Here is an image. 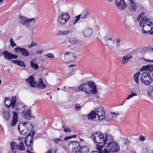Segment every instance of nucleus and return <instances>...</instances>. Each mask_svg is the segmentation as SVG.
Masks as SVG:
<instances>
[{"mask_svg":"<svg viewBox=\"0 0 153 153\" xmlns=\"http://www.w3.org/2000/svg\"><path fill=\"white\" fill-rule=\"evenodd\" d=\"M145 13L143 12L138 16L137 21H139L142 17L139 23L140 26L142 27V32L143 33H149L153 28V24L149 21V19L146 16H144Z\"/></svg>","mask_w":153,"mask_h":153,"instance_id":"nucleus-1","label":"nucleus"},{"mask_svg":"<svg viewBox=\"0 0 153 153\" xmlns=\"http://www.w3.org/2000/svg\"><path fill=\"white\" fill-rule=\"evenodd\" d=\"M77 88L80 91H83L88 94L91 93L96 94L97 92L94 82L91 81L81 84L78 86Z\"/></svg>","mask_w":153,"mask_h":153,"instance_id":"nucleus-2","label":"nucleus"},{"mask_svg":"<svg viewBox=\"0 0 153 153\" xmlns=\"http://www.w3.org/2000/svg\"><path fill=\"white\" fill-rule=\"evenodd\" d=\"M35 133L34 130L31 131L26 136L25 138V142L27 149L31 151L33 149V137Z\"/></svg>","mask_w":153,"mask_h":153,"instance_id":"nucleus-3","label":"nucleus"},{"mask_svg":"<svg viewBox=\"0 0 153 153\" xmlns=\"http://www.w3.org/2000/svg\"><path fill=\"white\" fill-rule=\"evenodd\" d=\"M26 82H29L31 87H37L39 89L45 88L47 86L46 85L44 84V83L37 84V82L34 80L33 77L32 75L30 76L27 79H26Z\"/></svg>","mask_w":153,"mask_h":153,"instance_id":"nucleus-4","label":"nucleus"},{"mask_svg":"<svg viewBox=\"0 0 153 153\" xmlns=\"http://www.w3.org/2000/svg\"><path fill=\"white\" fill-rule=\"evenodd\" d=\"M94 143L99 144L103 143L104 141V135L101 133L97 132L93 134L91 137Z\"/></svg>","mask_w":153,"mask_h":153,"instance_id":"nucleus-5","label":"nucleus"},{"mask_svg":"<svg viewBox=\"0 0 153 153\" xmlns=\"http://www.w3.org/2000/svg\"><path fill=\"white\" fill-rule=\"evenodd\" d=\"M150 75L149 73L144 72L140 77V81L146 85H149L152 82V78Z\"/></svg>","mask_w":153,"mask_h":153,"instance_id":"nucleus-6","label":"nucleus"},{"mask_svg":"<svg viewBox=\"0 0 153 153\" xmlns=\"http://www.w3.org/2000/svg\"><path fill=\"white\" fill-rule=\"evenodd\" d=\"M106 146L107 149H109L111 152H118L120 151L119 144L114 141L108 143Z\"/></svg>","mask_w":153,"mask_h":153,"instance_id":"nucleus-7","label":"nucleus"},{"mask_svg":"<svg viewBox=\"0 0 153 153\" xmlns=\"http://www.w3.org/2000/svg\"><path fill=\"white\" fill-rule=\"evenodd\" d=\"M129 0H115V4L117 8L120 10H125L128 6Z\"/></svg>","mask_w":153,"mask_h":153,"instance_id":"nucleus-8","label":"nucleus"},{"mask_svg":"<svg viewBox=\"0 0 153 153\" xmlns=\"http://www.w3.org/2000/svg\"><path fill=\"white\" fill-rule=\"evenodd\" d=\"M71 147L72 151L76 153H80L81 146L79 143L76 141H72L70 142L69 144Z\"/></svg>","mask_w":153,"mask_h":153,"instance_id":"nucleus-9","label":"nucleus"},{"mask_svg":"<svg viewBox=\"0 0 153 153\" xmlns=\"http://www.w3.org/2000/svg\"><path fill=\"white\" fill-rule=\"evenodd\" d=\"M70 17V16L68 13H63L59 16L58 21L60 24L63 25L65 24Z\"/></svg>","mask_w":153,"mask_h":153,"instance_id":"nucleus-10","label":"nucleus"},{"mask_svg":"<svg viewBox=\"0 0 153 153\" xmlns=\"http://www.w3.org/2000/svg\"><path fill=\"white\" fill-rule=\"evenodd\" d=\"M96 115H97L99 120H102L105 117V113L104 108L102 106L98 107L95 109Z\"/></svg>","mask_w":153,"mask_h":153,"instance_id":"nucleus-11","label":"nucleus"},{"mask_svg":"<svg viewBox=\"0 0 153 153\" xmlns=\"http://www.w3.org/2000/svg\"><path fill=\"white\" fill-rule=\"evenodd\" d=\"M20 127L21 128H23L25 127L27 128V130H30L33 127V125L30 122H24L22 123H20L18 125V129L19 131H23V130L21 131Z\"/></svg>","mask_w":153,"mask_h":153,"instance_id":"nucleus-12","label":"nucleus"},{"mask_svg":"<svg viewBox=\"0 0 153 153\" xmlns=\"http://www.w3.org/2000/svg\"><path fill=\"white\" fill-rule=\"evenodd\" d=\"M16 53H21L24 56L27 57L30 54L29 51L24 48L17 47L14 49Z\"/></svg>","mask_w":153,"mask_h":153,"instance_id":"nucleus-13","label":"nucleus"},{"mask_svg":"<svg viewBox=\"0 0 153 153\" xmlns=\"http://www.w3.org/2000/svg\"><path fill=\"white\" fill-rule=\"evenodd\" d=\"M3 55L4 58L8 60H10L13 59H16L18 57L17 55L10 53L7 51H5L3 52Z\"/></svg>","mask_w":153,"mask_h":153,"instance_id":"nucleus-14","label":"nucleus"},{"mask_svg":"<svg viewBox=\"0 0 153 153\" xmlns=\"http://www.w3.org/2000/svg\"><path fill=\"white\" fill-rule=\"evenodd\" d=\"M106 42V45L110 49H112L114 48V40L111 37H109L106 36L104 38Z\"/></svg>","mask_w":153,"mask_h":153,"instance_id":"nucleus-15","label":"nucleus"},{"mask_svg":"<svg viewBox=\"0 0 153 153\" xmlns=\"http://www.w3.org/2000/svg\"><path fill=\"white\" fill-rule=\"evenodd\" d=\"M20 22H21V23L25 25L27 27L29 26L30 23L31 21L34 22L35 19L34 18H31L29 19L28 18L23 16H20Z\"/></svg>","mask_w":153,"mask_h":153,"instance_id":"nucleus-16","label":"nucleus"},{"mask_svg":"<svg viewBox=\"0 0 153 153\" xmlns=\"http://www.w3.org/2000/svg\"><path fill=\"white\" fill-rule=\"evenodd\" d=\"M26 106L24 104L21 102H17L16 106V110L19 113H22V112L26 110Z\"/></svg>","mask_w":153,"mask_h":153,"instance_id":"nucleus-17","label":"nucleus"},{"mask_svg":"<svg viewBox=\"0 0 153 153\" xmlns=\"http://www.w3.org/2000/svg\"><path fill=\"white\" fill-rule=\"evenodd\" d=\"M90 14V11L89 10L87 9L84 10L82 13L79 15L81 19H85L89 18Z\"/></svg>","mask_w":153,"mask_h":153,"instance_id":"nucleus-18","label":"nucleus"},{"mask_svg":"<svg viewBox=\"0 0 153 153\" xmlns=\"http://www.w3.org/2000/svg\"><path fill=\"white\" fill-rule=\"evenodd\" d=\"M20 140L19 143L17 145V149L19 150H26V147L24 146L23 143V138H19Z\"/></svg>","mask_w":153,"mask_h":153,"instance_id":"nucleus-19","label":"nucleus"},{"mask_svg":"<svg viewBox=\"0 0 153 153\" xmlns=\"http://www.w3.org/2000/svg\"><path fill=\"white\" fill-rule=\"evenodd\" d=\"M31 111L30 109L27 110V111H24L22 113L23 117L27 120H29L31 118Z\"/></svg>","mask_w":153,"mask_h":153,"instance_id":"nucleus-20","label":"nucleus"},{"mask_svg":"<svg viewBox=\"0 0 153 153\" xmlns=\"http://www.w3.org/2000/svg\"><path fill=\"white\" fill-rule=\"evenodd\" d=\"M129 9L131 11H135L137 8L135 3L133 0H129V3L128 4Z\"/></svg>","mask_w":153,"mask_h":153,"instance_id":"nucleus-21","label":"nucleus"},{"mask_svg":"<svg viewBox=\"0 0 153 153\" xmlns=\"http://www.w3.org/2000/svg\"><path fill=\"white\" fill-rule=\"evenodd\" d=\"M113 140V138L112 136L109 134H107L105 136L104 141L103 143V144L104 146L106 144L107 145H108V143L110 142H114Z\"/></svg>","mask_w":153,"mask_h":153,"instance_id":"nucleus-22","label":"nucleus"},{"mask_svg":"<svg viewBox=\"0 0 153 153\" xmlns=\"http://www.w3.org/2000/svg\"><path fill=\"white\" fill-rule=\"evenodd\" d=\"M83 33L85 36L89 37L92 34L93 30L90 28H86L83 30Z\"/></svg>","mask_w":153,"mask_h":153,"instance_id":"nucleus-23","label":"nucleus"},{"mask_svg":"<svg viewBox=\"0 0 153 153\" xmlns=\"http://www.w3.org/2000/svg\"><path fill=\"white\" fill-rule=\"evenodd\" d=\"M153 65H146L142 67L140 69L141 71L144 70H148L149 71H151L153 70Z\"/></svg>","mask_w":153,"mask_h":153,"instance_id":"nucleus-24","label":"nucleus"},{"mask_svg":"<svg viewBox=\"0 0 153 153\" xmlns=\"http://www.w3.org/2000/svg\"><path fill=\"white\" fill-rule=\"evenodd\" d=\"M153 52V48L150 47H145L143 48L142 51V53L143 54L146 53H151Z\"/></svg>","mask_w":153,"mask_h":153,"instance_id":"nucleus-25","label":"nucleus"},{"mask_svg":"<svg viewBox=\"0 0 153 153\" xmlns=\"http://www.w3.org/2000/svg\"><path fill=\"white\" fill-rule=\"evenodd\" d=\"M11 62L21 67H25V65L23 61H21L18 60H13L11 61Z\"/></svg>","mask_w":153,"mask_h":153,"instance_id":"nucleus-26","label":"nucleus"},{"mask_svg":"<svg viewBox=\"0 0 153 153\" xmlns=\"http://www.w3.org/2000/svg\"><path fill=\"white\" fill-rule=\"evenodd\" d=\"M96 112L94 111L91 112L87 116L88 118L90 120H94L96 118Z\"/></svg>","mask_w":153,"mask_h":153,"instance_id":"nucleus-27","label":"nucleus"},{"mask_svg":"<svg viewBox=\"0 0 153 153\" xmlns=\"http://www.w3.org/2000/svg\"><path fill=\"white\" fill-rule=\"evenodd\" d=\"M11 100L9 97H6L5 98L4 103L5 105L7 108L10 107V105L11 104Z\"/></svg>","mask_w":153,"mask_h":153,"instance_id":"nucleus-28","label":"nucleus"},{"mask_svg":"<svg viewBox=\"0 0 153 153\" xmlns=\"http://www.w3.org/2000/svg\"><path fill=\"white\" fill-rule=\"evenodd\" d=\"M80 151V153H89V148L86 146H84L82 147H81Z\"/></svg>","mask_w":153,"mask_h":153,"instance_id":"nucleus-29","label":"nucleus"},{"mask_svg":"<svg viewBox=\"0 0 153 153\" xmlns=\"http://www.w3.org/2000/svg\"><path fill=\"white\" fill-rule=\"evenodd\" d=\"M10 146L11 147L12 151L14 152V153H16V148H17V146L16 143L14 142H11L10 143Z\"/></svg>","mask_w":153,"mask_h":153,"instance_id":"nucleus-30","label":"nucleus"},{"mask_svg":"<svg viewBox=\"0 0 153 153\" xmlns=\"http://www.w3.org/2000/svg\"><path fill=\"white\" fill-rule=\"evenodd\" d=\"M71 32L70 30L60 31L58 32L56 35H66Z\"/></svg>","mask_w":153,"mask_h":153,"instance_id":"nucleus-31","label":"nucleus"},{"mask_svg":"<svg viewBox=\"0 0 153 153\" xmlns=\"http://www.w3.org/2000/svg\"><path fill=\"white\" fill-rule=\"evenodd\" d=\"M16 101V96L12 97V100H11V104L10 106L13 108L15 106V104Z\"/></svg>","mask_w":153,"mask_h":153,"instance_id":"nucleus-32","label":"nucleus"},{"mask_svg":"<svg viewBox=\"0 0 153 153\" xmlns=\"http://www.w3.org/2000/svg\"><path fill=\"white\" fill-rule=\"evenodd\" d=\"M128 55H127L123 57V59L122 60V63L123 64H125L128 61L129 59H130V56H128ZM132 57H131V58Z\"/></svg>","mask_w":153,"mask_h":153,"instance_id":"nucleus-33","label":"nucleus"},{"mask_svg":"<svg viewBox=\"0 0 153 153\" xmlns=\"http://www.w3.org/2000/svg\"><path fill=\"white\" fill-rule=\"evenodd\" d=\"M140 74V72H138L135 74L134 75V80L137 84H138V77Z\"/></svg>","mask_w":153,"mask_h":153,"instance_id":"nucleus-34","label":"nucleus"},{"mask_svg":"<svg viewBox=\"0 0 153 153\" xmlns=\"http://www.w3.org/2000/svg\"><path fill=\"white\" fill-rule=\"evenodd\" d=\"M75 53H71L68 56L69 59L70 61H74L76 59V56L75 55Z\"/></svg>","mask_w":153,"mask_h":153,"instance_id":"nucleus-35","label":"nucleus"},{"mask_svg":"<svg viewBox=\"0 0 153 153\" xmlns=\"http://www.w3.org/2000/svg\"><path fill=\"white\" fill-rule=\"evenodd\" d=\"M30 66L34 69H37L39 68V66L37 64L34 63L33 61L30 62Z\"/></svg>","mask_w":153,"mask_h":153,"instance_id":"nucleus-36","label":"nucleus"},{"mask_svg":"<svg viewBox=\"0 0 153 153\" xmlns=\"http://www.w3.org/2000/svg\"><path fill=\"white\" fill-rule=\"evenodd\" d=\"M3 115L6 120H9L10 116V114L8 112H4L3 113Z\"/></svg>","mask_w":153,"mask_h":153,"instance_id":"nucleus-37","label":"nucleus"},{"mask_svg":"<svg viewBox=\"0 0 153 153\" xmlns=\"http://www.w3.org/2000/svg\"><path fill=\"white\" fill-rule=\"evenodd\" d=\"M68 41L72 44H75L77 43V41L76 39L73 37L69 38Z\"/></svg>","mask_w":153,"mask_h":153,"instance_id":"nucleus-38","label":"nucleus"},{"mask_svg":"<svg viewBox=\"0 0 153 153\" xmlns=\"http://www.w3.org/2000/svg\"><path fill=\"white\" fill-rule=\"evenodd\" d=\"M103 145L101 144H97V149L98 150L99 153H102V149L103 147Z\"/></svg>","mask_w":153,"mask_h":153,"instance_id":"nucleus-39","label":"nucleus"},{"mask_svg":"<svg viewBox=\"0 0 153 153\" xmlns=\"http://www.w3.org/2000/svg\"><path fill=\"white\" fill-rule=\"evenodd\" d=\"M13 119H15L18 120V115L17 113L15 111H13Z\"/></svg>","mask_w":153,"mask_h":153,"instance_id":"nucleus-40","label":"nucleus"},{"mask_svg":"<svg viewBox=\"0 0 153 153\" xmlns=\"http://www.w3.org/2000/svg\"><path fill=\"white\" fill-rule=\"evenodd\" d=\"M131 94H130L128 96V97L127 98L126 100H129L130 98L136 96L137 95V94L135 93H134L133 92H131Z\"/></svg>","mask_w":153,"mask_h":153,"instance_id":"nucleus-41","label":"nucleus"},{"mask_svg":"<svg viewBox=\"0 0 153 153\" xmlns=\"http://www.w3.org/2000/svg\"><path fill=\"white\" fill-rule=\"evenodd\" d=\"M45 56L46 57H47L51 59L53 58L54 57V55L52 53H49L45 55Z\"/></svg>","mask_w":153,"mask_h":153,"instance_id":"nucleus-42","label":"nucleus"},{"mask_svg":"<svg viewBox=\"0 0 153 153\" xmlns=\"http://www.w3.org/2000/svg\"><path fill=\"white\" fill-rule=\"evenodd\" d=\"M13 120L11 121V124L12 126H14L17 123L18 120L15 119H13Z\"/></svg>","mask_w":153,"mask_h":153,"instance_id":"nucleus-43","label":"nucleus"},{"mask_svg":"<svg viewBox=\"0 0 153 153\" xmlns=\"http://www.w3.org/2000/svg\"><path fill=\"white\" fill-rule=\"evenodd\" d=\"M63 127L64 128V131L66 133H69L71 132V130L68 127H67L66 129H65V128L64 125H63Z\"/></svg>","mask_w":153,"mask_h":153,"instance_id":"nucleus-44","label":"nucleus"},{"mask_svg":"<svg viewBox=\"0 0 153 153\" xmlns=\"http://www.w3.org/2000/svg\"><path fill=\"white\" fill-rule=\"evenodd\" d=\"M10 45L12 47H14V46H16V44L15 43L14 41H13L12 38H11L10 39Z\"/></svg>","mask_w":153,"mask_h":153,"instance_id":"nucleus-45","label":"nucleus"},{"mask_svg":"<svg viewBox=\"0 0 153 153\" xmlns=\"http://www.w3.org/2000/svg\"><path fill=\"white\" fill-rule=\"evenodd\" d=\"M123 143L124 144L127 145L130 143V141L127 139L124 138L123 139Z\"/></svg>","mask_w":153,"mask_h":153,"instance_id":"nucleus-46","label":"nucleus"},{"mask_svg":"<svg viewBox=\"0 0 153 153\" xmlns=\"http://www.w3.org/2000/svg\"><path fill=\"white\" fill-rule=\"evenodd\" d=\"M120 39L119 38H117L116 39V46L117 47H119L120 46Z\"/></svg>","mask_w":153,"mask_h":153,"instance_id":"nucleus-47","label":"nucleus"},{"mask_svg":"<svg viewBox=\"0 0 153 153\" xmlns=\"http://www.w3.org/2000/svg\"><path fill=\"white\" fill-rule=\"evenodd\" d=\"M111 151H110L109 149H107L106 148H105L104 149L102 153H111Z\"/></svg>","mask_w":153,"mask_h":153,"instance_id":"nucleus-48","label":"nucleus"},{"mask_svg":"<svg viewBox=\"0 0 153 153\" xmlns=\"http://www.w3.org/2000/svg\"><path fill=\"white\" fill-rule=\"evenodd\" d=\"M36 45H37V44L36 43L33 42L32 41L31 44L28 45V47L29 48H31Z\"/></svg>","mask_w":153,"mask_h":153,"instance_id":"nucleus-49","label":"nucleus"},{"mask_svg":"<svg viewBox=\"0 0 153 153\" xmlns=\"http://www.w3.org/2000/svg\"><path fill=\"white\" fill-rule=\"evenodd\" d=\"M76 18V19L75 21H74L73 23L74 24H75L76 22H77V21L79 20L80 18V17L78 15V16H77Z\"/></svg>","mask_w":153,"mask_h":153,"instance_id":"nucleus-50","label":"nucleus"},{"mask_svg":"<svg viewBox=\"0 0 153 153\" xmlns=\"http://www.w3.org/2000/svg\"><path fill=\"white\" fill-rule=\"evenodd\" d=\"M81 108L79 104H77L76 105L75 109L76 110H79Z\"/></svg>","mask_w":153,"mask_h":153,"instance_id":"nucleus-51","label":"nucleus"},{"mask_svg":"<svg viewBox=\"0 0 153 153\" xmlns=\"http://www.w3.org/2000/svg\"><path fill=\"white\" fill-rule=\"evenodd\" d=\"M139 140L141 141H143L145 140V137L143 136L142 135H141L139 138Z\"/></svg>","mask_w":153,"mask_h":153,"instance_id":"nucleus-52","label":"nucleus"},{"mask_svg":"<svg viewBox=\"0 0 153 153\" xmlns=\"http://www.w3.org/2000/svg\"><path fill=\"white\" fill-rule=\"evenodd\" d=\"M53 141L55 143H57L59 141H62L63 140L61 139H60L59 138H57L54 140Z\"/></svg>","mask_w":153,"mask_h":153,"instance_id":"nucleus-53","label":"nucleus"},{"mask_svg":"<svg viewBox=\"0 0 153 153\" xmlns=\"http://www.w3.org/2000/svg\"><path fill=\"white\" fill-rule=\"evenodd\" d=\"M42 83H44L43 79L41 78H39L38 79V82L37 84H41Z\"/></svg>","mask_w":153,"mask_h":153,"instance_id":"nucleus-54","label":"nucleus"},{"mask_svg":"<svg viewBox=\"0 0 153 153\" xmlns=\"http://www.w3.org/2000/svg\"><path fill=\"white\" fill-rule=\"evenodd\" d=\"M142 153H148V150L147 148L143 149Z\"/></svg>","mask_w":153,"mask_h":153,"instance_id":"nucleus-55","label":"nucleus"},{"mask_svg":"<svg viewBox=\"0 0 153 153\" xmlns=\"http://www.w3.org/2000/svg\"><path fill=\"white\" fill-rule=\"evenodd\" d=\"M44 52V50H38L36 51V54H42V53H43Z\"/></svg>","mask_w":153,"mask_h":153,"instance_id":"nucleus-56","label":"nucleus"},{"mask_svg":"<svg viewBox=\"0 0 153 153\" xmlns=\"http://www.w3.org/2000/svg\"><path fill=\"white\" fill-rule=\"evenodd\" d=\"M71 139V137L70 136H68L65 137L64 139V140H67L69 139Z\"/></svg>","mask_w":153,"mask_h":153,"instance_id":"nucleus-57","label":"nucleus"},{"mask_svg":"<svg viewBox=\"0 0 153 153\" xmlns=\"http://www.w3.org/2000/svg\"><path fill=\"white\" fill-rule=\"evenodd\" d=\"M111 114H112V115H118L119 114V112H117V113H112V112H111Z\"/></svg>","mask_w":153,"mask_h":153,"instance_id":"nucleus-58","label":"nucleus"},{"mask_svg":"<svg viewBox=\"0 0 153 153\" xmlns=\"http://www.w3.org/2000/svg\"><path fill=\"white\" fill-rule=\"evenodd\" d=\"M112 114H110V115H108V118H109L110 119H113V117L112 116Z\"/></svg>","mask_w":153,"mask_h":153,"instance_id":"nucleus-59","label":"nucleus"},{"mask_svg":"<svg viewBox=\"0 0 153 153\" xmlns=\"http://www.w3.org/2000/svg\"><path fill=\"white\" fill-rule=\"evenodd\" d=\"M53 152L51 150H49L48 151L47 153H53Z\"/></svg>","mask_w":153,"mask_h":153,"instance_id":"nucleus-60","label":"nucleus"},{"mask_svg":"<svg viewBox=\"0 0 153 153\" xmlns=\"http://www.w3.org/2000/svg\"><path fill=\"white\" fill-rule=\"evenodd\" d=\"M70 137H71V138H74V137H76V135H72V136H70Z\"/></svg>","mask_w":153,"mask_h":153,"instance_id":"nucleus-61","label":"nucleus"},{"mask_svg":"<svg viewBox=\"0 0 153 153\" xmlns=\"http://www.w3.org/2000/svg\"><path fill=\"white\" fill-rule=\"evenodd\" d=\"M70 53L69 52H67L65 53V56L66 55H70Z\"/></svg>","mask_w":153,"mask_h":153,"instance_id":"nucleus-62","label":"nucleus"},{"mask_svg":"<svg viewBox=\"0 0 153 153\" xmlns=\"http://www.w3.org/2000/svg\"><path fill=\"white\" fill-rule=\"evenodd\" d=\"M74 66V65H68V67L69 68H71V67H73Z\"/></svg>","mask_w":153,"mask_h":153,"instance_id":"nucleus-63","label":"nucleus"},{"mask_svg":"<svg viewBox=\"0 0 153 153\" xmlns=\"http://www.w3.org/2000/svg\"><path fill=\"white\" fill-rule=\"evenodd\" d=\"M12 152H13L12 151H9L8 152V153H13Z\"/></svg>","mask_w":153,"mask_h":153,"instance_id":"nucleus-64","label":"nucleus"}]
</instances>
